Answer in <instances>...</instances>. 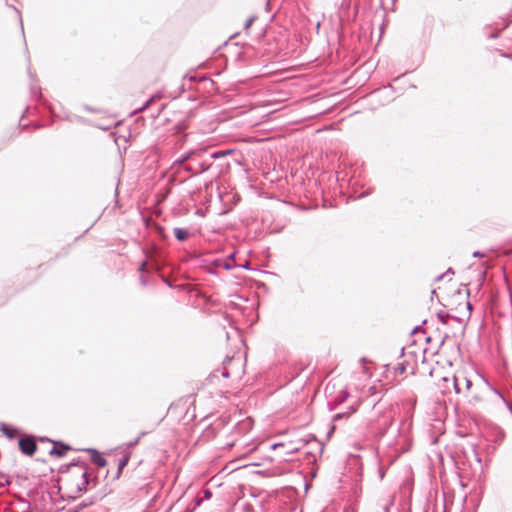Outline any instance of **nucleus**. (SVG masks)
<instances>
[{
  "label": "nucleus",
  "instance_id": "4468645a",
  "mask_svg": "<svg viewBox=\"0 0 512 512\" xmlns=\"http://www.w3.org/2000/svg\"><path fill=\"white\" fill-rule=\"evenodd\" d=\"M128 460H129V457H128V456H125V457L123 458V460H122V461L120 462V464H119V470H122V469H123V467L127 464Z\"/></svg>",
  "mask_w": 512,
  "mask_h": 512
},
{
  "label": "nucleus",
  "instance_id": "f03ea898",
  "mask_svg": "<svg viewBox=\"0 0 512 512\" xmlns=\"http://www.w3.org/2000/svg\"><path fill=\"white\" fill-rule=\"evenodd\" d=\"M431 376L434 379V384L443 395L456 393V373L442 376L437 370L433 369Z\"/></svg>",
  "mask_w": 512,
  "mask_h": 512
},
{
  "label": "nucleus",
  "instance_id": "39448f33",
  "mask_svg": "<svg viewBox=\"0 0 512 512\" xmlns=\"http://www.w3.org/2000/svg\"><path fill=\"white\" fill-rule=\"evenodd\" d=\"M18 446L20 451L27 455V456H33L34 453L37 450V444L32 436H23L18 441Z\"/></svg>",
  "mask_w": 512,
  "mask_h": 512
},
{
  "label": "nucleus",
  "instance_id": "ddd939ff",
  "mask_svg": "<svg viewBox=\"0 0 512 512\" xmlns=\"http://www.w3.org/2000/svg\"><path fill=\"white\" fill-rule=\"evenodd\" d=\"M253 21H254V17H250V18L246 21V23H245V30H246L247 32H248V30H249L250 26L252 25Z\"/></svg>",
  "mask_w": 512,
  "mask_h": 512
},
{
  "label": "nucleus",
  "instance_id": "1a4fd4ad",
  "mask_svg": "<svg viewBox=\"0 0 512 512\" xmlns=\"http://www.w3.org/2000/svg\"><path fill=\"white\" fill-rule=\"evenodd\" d=\"M174 235L179 241H184L188 238V232L182 228H175Z\"/></svg>",
  "mask_w": 512,
  "mask_h": 512
},
{
  "label": "nucleus",
  "instance_id": "a211bd4d",
  "mask_svg": "<svg viewBox=\"0 0 512 512\" xmlns=\"http://www.w3.org/2000/svg\"><path fill=\"white\" fill-rule=\"evenodd\" d=\"M507 253H508V254H512V249H511V250H509V251H507Z\"/></svg>",
  "mask_w": 512,
  "mask_h": 512
},
{
  "label": "nucleus",
  "instance_id": "f8f14e48",
  "mask_svg": "<svg viewBox=\"0 0 512 512\" xmlns=\"http://www.w3.org/2000/svg\"><path fill=\"white\" fill-rule=\"evenodd\" d=\"M356 411L355 408H351V410L347 413H343V414H337L335 416V419H340V418H343V417H349L352 413H354Z\"/></svg>",
  "mask_w": 512,
  "mask_h": 512
},
{
  "label": "nucleus",
  "instance_id": "6e6552de",
  "mask_svg": "<svg viewBox=\"0 0 512 512\" xmlns=\"http://www.w3.org/2000/svg\"><path fill=\"white\" fill-rule=\"evenodd\" d=\"M92 461L100 467H104L107 464V461L96 451L92 455Z\"/></svg>",
  "mask_w": 512,
  "mask_h": 512
},
{
  "label": "nucleus",
  "instance_id": "2eb2a0df",
  "mask_svg": "<svg viewBox=\"0 0 512 512\" xmlns=\"http://www.w3.org/2000/svg\"><path fill=\"white\" fill-rule=\"evenodd\" d=\"M283 446H284V445H283V444H281V443H280V444H275V445H273V449L281 448V447H283Z\"/></svg>",
  "mask_w": 512,
  "mask_h": 512
},
{
  "label": "nucleus",
  "instance_id": "f257e3e1",
  "mask_svg": "<svg viewBox=\"0 0 512 512\" xmlns=\"http://www.w3.org/2000/svg\"><path fill=\"white\" fill-rule=\"evenodd\" d=\"M492 392L490 385L481 377H475L473 388L464 389L460 394L471 405L483 403L486 396Z\"/></svg>",
  "mask_w": 512,
  "mask_h": 512
},
{
  "label": "nucleus",
  "instance_id": "0eeeda50",
  "mask_svg": "<svg viewBox=\"0 0 512 512\" xmlns=\"http://www.w3.org/2000/svg\"><path fill=\"white\" fill-rule=\"evenodd\" d=\"M2 433L7 436L8 438H15L19 432L17 429L10 427V426H3L1 428Z\"/></svg>",
  "mask_w": 512,
  "mask_h": 512
},
{
  "label": "nucleus",
  "instance_id": "20e7f679",
  "mask_svg": "<svg viewBox=\"0 0 512 512\" xmlns=\"http://www.w3.org/2000/svg\"><path fill=\"white\" fill-rule=\"evenodd\" d=\"M476 376L465 368L458 369L456 371V393L460 394L464 389L473 388Z\"/></svg>",
  "mask_w": 512,
  "mask_h": 512
},
{
  "label": "nucleus",
  "instance_id": "9d476101",
  "mask_svg": "<svg viewBox=\"0 0 512 512\" xmlns=\"http://www.w3.org/2000/svg\"><path fill=\"white\" fill-rule=\"evenodd\" d=\"M395 374L402 375L406 371V365L404 362L398 363L397 366L394 367Z\"/></svg>",
  "mask_w": 512,
  "mask_h": 512
},
{
  "label": "nucleus",
  "instance_id": "7ed1b4c3",
  "mask_svg": "<svg viewBox=\"0 0 512 512\" xmlns=\"http://www.w3.org/2000/svg\"><path fill=\"white\" fill-rule=\"evenodd\" d=\"M189 408L190 404L188 403L187 399H179L170 405L167 413L177 421H182L185 419L191 421L195 418V413L193 410L189 415Z\"/></svg>",
  "mask_w": 512,
  "mask_h": 512
},
{
  "label": "nucleus",
  "instance_id": "dca6fc26",
  "mask_svg": "<svg viewBox=\"0 0 512 512\" xmlns=\"http://www.w3.org/2000/svg\"><path fill=\"white\" fill-rule=\"evenodd\" d=\"M451 286H452L453 290H456V289H455V288H456L455 283H453Z\"/></svg>",
  "mask_w": 512,
  "mask_h": 512
},
{
  "label": "nucleus",
  "instance_id": "f3484780",
  "mask_svg": "<svg viewBox=\"0 0 512 512\" xmlns=\"http://www.w3.org/2000/svg\"><path fill=\"white\" fill-rule=\"evenodd\" d=\"M67 484H68V483H67V480H64V481H63V485H64V486H67Z\"/></svg>",
  "mask_w": 512,
  "mask_h": 512
},
{
  "label": "nucleus",
  "instance_id": "423d86ee",
  "mask_svg": "<svg viewBox=\"0 0 512 512\" xmlns=\"http://www.w3.org/2000/svg\"><path fill=\"white\" fill-rule=\"evenodd\" d=\"M51 445H52V447L49 451V454L52 456L62 457L65 455L67 450H69V447L64 446V445H58L55 442H51Z\"/></svg>",
  "mask_w": 512,
  "mask_h": 512
},
{
  "label": "nucleus",
  "instance_id": "9b49d317",
  "mask_svg": "<svg viewBox=\"0 0 512 512\" xmlns=\"http://www.w3.org/2000/svg\"><path fill=\"white\" fill-rule=\"evenodd\" d=\"M439 293L443 300H449V294L447 293V289L445 287H438Z\"/></svg>",
  "mask_w": 512,
  "mask_h": 512
}]
</instances>
